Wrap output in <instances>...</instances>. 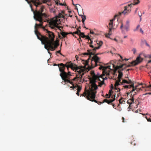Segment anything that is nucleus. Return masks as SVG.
<instances>
[{
    "label": "nucleus",
    "instance_id": "nucleus-1",
    "mask_svg": "<svg viewBox=\"0 0 151 151\" xmlns=\"http://www.w3.org/2000/svg\"><path fill=\"white\" fill-rule=\"evenodd\" d=\"M106 74L105 73L101 75L99 73H98L96 75L93 72L92 73V77L90 80V83L91 84V87L88 90H85L84 92L80 96L85 97L87 99L92 101H94L97 102V101L95 99L96 96V90L98 89V86L96 84V80L101 81L100 78L102 79V80L104 81V80H106L107 78L105 77L104 78V76Z\"/></svg>",
    "mask_w": 151,
    "mask_h": 151
},
{
    "label": "nucleus",
    "instance_id": "nucleus-2",
    "mask_svg": "<svg viewBox=\"0 0 151 151\" xmlns=\"http://www.w3.org/2000/svg\"><path fill=\"white\" fill-rule=\"evenodd\" d=\"M38 6L37 8L36 7L35 11L33 9L32 7L30 6L31 11L33 12L34 14V18L36 21H39L40 24L36 23L35 26V32L37 36V38L40 41H42L43 39V37H45V36L42 35L38 31L37 29L39 27H42L43 22H45V21H44L43 18H47V16L45 13L46 9L44 6Z\"/></svg>",
    "mask_w": 151,
    "mask_h": 151
},
{
    "label": "nucleus",
    "instance_id": "nucleus-3",
    "mask_svg": "<svg viewBox=\"0 0 151 151\" xmlns=\"http://www.w3.org/2000/svg\"><path fill=\"white\" fill-rule=\"evenodd\" d=\"M47 32L50 40L46 37H43V38L42 40L41 41L42 43L44 45L45 48L47 50L48 52L50 54V52L49 51V49L53 51L58 47L59 44L56 42H54L55 37L54 33L48 30L47 31Z\"/></svg>",
    "mask_w": 151,
    "mask_h": 151
},
{
    "label": "nucleus",
    "instance_id": "nucleus-4",
    "mask_svg": "<svg viewBox=\"0 0 151 151\" xmlns=\"http://www.w3.org/2000/svg\"><path fill=\"white\" fill-rule=\"evenodd\" d=\"M58 66L59 67L60 71L61 72L60 75L61 77H62L63 75L65 76V75L66 72L65 71V67H66L68 70L69 68H71L73 70H76L79 69L77 65L74 64L71 62H67L65 64L63 63H60V64H58Z\"/></svg>",
    "mask_w": 151,
    "mask_h": 151
},
{
    "label": "nucleus",
    "instance_id": "nucleus-5",
    "mask_svg": "<svg viewBox=\"0 0 151 151\" xmlns=\"http://www.w3.org/2000/svg\"><path fill=\"white\" fill-rule=\"evenodd\" d=\"M49 24L50 27L52 29H55L57 28L58 29L62 32V29L63 27L62 26H58L60 24L59 22H58V20L56 18H53L52 20L49 22Z\"/></svg>",
    "mask_w": 151,
    "mask_h": 151
},
{
    "label": "nucleus",
    "instance_id": "nucleus-6",
    "mask_svg": "<svg viewBox=\"0 0 151 151\" xmlns=\"http://www.w3.org/2000/svg\"><path fill=\"white\" fill-rule=\"evenodd\" d=\"M114 61L113 60L111 61V64L112 65V68H114V73L116 72L118 69L120 68H122L124 69L126 68L132 66V64L131 63L130 64L128 65H127L126 64H124L120 66L117 65L115 66L114 63V62L116 63V61L115 60Z\"/></svg>",
    "mask_w": 151,
    "mask_h": 151
},
{
    "label": "nucleus",
    "instance_id": "nucleus-7",
    "mask_svg": "<svg viewBox=\"0 0 151 151\" xmlns=\"http://www.w3.org/2000/svg\"><path fill=\"white\" fill-rule=\"evenodd\" d=\"M103 44V42L102 41H100L99 43H97V45H98V46L97 47H95L92 50L93 51L91 52V50H88V52H86L83 53V55H90V56L91 55H94L96 52V50L100 48V47Z\"/></svg>",
    "mask_w": 151,
    "mask_h": 151
},
{
    "label": "nucleus",
    "instance_id": "nucleus-8",
    "mask_svg": "<svg viewBox=\"0 0 151 151\" xmlns=\"http://www.w3.org/2000/svg\"><path fill=\"white\" fill-rule=\"evenodd\" d=\"M120 24V29L122 33H124L125 30L128 32L129 30L130 25L129 20H127L124 24H123L122 22H121Z\"/></svg>",
    "mask_w": 151,
    "mask_h": 151
},
{
    "label": "nucleus",
    "instance_id": "nucleus-9",
    "mask_svg": "<svg viewBox=\"0 0 151 151\" xmlns=\"http://www.w3.org/2000/svg\"><path fill=\"white\" fill-rule=\"evenodd\" d=\"M133 3H131V4H128L127 6H125L124 7V10L122 12H119L116 15L114 16V18L115 19L116 17L118 16H120L122 14H126L129 13L130 12L129 7H131Z\"/></svg>",
    "mask_w": 151,
    "mask_h": 151
},
{
    "label": "nucleus",
    "instance_id": "nucleus-10",
    "mask_svg": "<svg viewBox=\"0 0 151 151\" xmlns=\"http://www.w3.org/2000/svg\"><path fill=\"white\" fill-rule=\"evenodd\" d=\"M101 63H99L98 64V65H100V67L99 68V69L100 70L102 69L103 73H105L106 74V76H109V72L110 71L109 70H107V69H109L110 70H113V69L114 70V68H112H112H111V65H109L107 66H103L101 65Z\"/></svg>",
    "mask_w": 151,
    "mask_h": 151
},
{
    "label": "nucleus",
    "instance_id": "nucleus-11",
    "mask_svg": "<svg viewBox=\"0 0 151 151\" xmlns=\"http://www.w3.org/2000/svg\"><path fill=\"white\" fill-rule=\"evenodd\" d=\"M27 3L32 7V5L31 4L32 3L37 8L38 6H40L42 4V3L40 1V0H25Z\"/></svg>",
    "mask_w": 151,
    "mask_h": 151
},
{
    "label": "nucleus",
    "instance_id": "nucleus-12",
    "mask_svg": "<svg viewBox=\"0 0 151 151\" xmlns=\"http://www.w3.org/2000/svg\"><path fill=\"white\" fill-rule=\"evenodd\" d=\"M71 74L70 72V71H68V73L66 72V74L65 76L64 75H62V77H61L62 79L65 82H68L70 84H72V82L70 81V80L68 79L70 78L71 76Z\"/></svg>",
    "mask_w": 151,
    "mask_h": 151
},
{
    "label": "nucleus",
    "instance_id": "nucleus-13",
    "mask_svg": "<svg viewBox=\"0 0 151 151\" xmlns=\"http://www.w3.org/2000/svg\"><path fill=\"white\" fill-rule=\"evenodd\" d=\"M142 60L143 58L140 57L139 55L137 58L136 60L131 62V63L132 64V66H135L141 63Z\"/></svg>",
    "mask_w": 151,
    "mask_h": 151
},
{
    "label": "nucleus",
    "instance_id": "nucleus-14",
    "mask_svg": "<svg viewBox=\"0 0 151 151\" xmlns=\"http://www.w3.org/2000/svg\"><path fill=\"white\" fill-rule=\"evenodd\" d=\"M114 97L113 96H112V98H113V99L108 100L106 99H104V101L102 102L100 101H98L96 100L97 101V102L96 103H97L99 105H100L101 104H102L104 102L107 103L108 104H110L111 103H112L113 101H114L115 100V95H114Z\"/></svg>",
    "mask_w": 151,
    "mask_h": 151
},
{
    "label": "nucleus",
    "instance_id": "nucleus-15",
    "mask_svg": "<svg viewBox=\"0 0 151 151\" xmlns=\"http://www.w3.org/2000/svg\"><path fill=\"white\" fill-rule=\"evenodd\" d=\"M114 19H114L110 20L109 23L108 28L109 29V35L111 34V31L113 27V22Z\"/></svg>",
    "mask_w": 151,
    "mask_h": 151
},
{
    "label": "nucleus",
    "instance_id": "nucleus-16",
    "mask_svg": "<svg viewBox=\"0 0 151 151\" xmlns=\"http://www.w3.org/2000/svg\"><path fill=\"white\" fill-rule=\"evenodd\" d=\"M65 14V11H62L61 12L59 13L58 16H56L55 17L53 18H56L58 20V22H59L60 19H59V18H64V15Z\"/></svg>",
    "mask_w": 151,
    "mask_h": 151
},
{
    "label": "nucleus",
    "instance_id": "nucleus-17",
    "mask_svg": "<svg viewBox=\"0 0 151 151\" xmlns=\"http://www.w3.org/2000/svg\"><path fill=\"white\" fill-rule=\"evenodd\" d=\"M92 58L95 62L96 66L98 65V63H101L99 62L100 58L97 56L94 55Z\"/></svg>",
    "mask_w": 151,
    "mask_h": 151
},
{
    "label": "nucleus",
    "instance_id": "nucleus-18",
    "mask_svg": "<svg viewBox=\"0 0 151 151\" xmlns=\"http://www.w3.org/2000/svg\"><path fill=\"white\" fill-rule=\"evenodd\" d=\"M131 97L130 99H129L127 101V103L130 104L129 106H130L131 104H132L134 103V95L132 96Z\"/></svg>",
    "mask_w": 151,
    "mask_h": 151
},
{
    "label": "nucleus",
    "instance_id": "nucleus-19",
    "mask_svg": "<svg viewBox=\"0 0 151 151\" xmlns=\"http://www.w3.org/2000/svg\"><path fill=\"white\" fill-rule=\"evenodd\" d=\"M60 34L62 35V37H61V36L59 35V37L60 39H62L65 38L66 37V35L69 33L64 32H61Z\"/></svg>",
    "mask_w": 151,
    "mask_h": 151
},
{
    "label": "nucleus",
    "instance_id": "nucleus-20",
    "mask_svg": "<svg viewBox=\"0 0 151 151\" xmlns=\"http://www.w3.org/2000/svg\"><path fill=\"white\" fill-rule=\"evenodd\" d=\"M119 69V70L118 71L119 75L118 76V78H122L123 76V74L121 71L122 70H123L124 69L122 68H120Z\"/></svg>",
    "mask_w": 151,
    "mask_h": 151
},
{
    "label": "nucleus",
    "instance_id": "nucleus-21",
    "mask_svg": "<svg viewBox=\"0 0 151 151\" xmlns=\"http://www.w3.org/2000/svg\"><path fill=\"white\" fill-rule=\"evenodd\" d=\"M84 34V33L83 32H81L80 34V35H79V36L80 37L78 39V40L80 42V41H82V40H81V37L83 38H85L86 37V35H85Z\"/></svg>",
    "mask_w": 151,
    "mask_h": 151
},
{
    "label": "nucleus",
    "instance_id": "nucleus-22",
    "mask_svg": "<svg viewBox=\"0 0 151 151\" xmlns=\"http://www.w3.org/2000/svg\"><path fill=\"white\" fill-rule=\"evenodd\" d=\"M138 86H136L135 88L134 86V85H133V86L131 87V88L132 87V92L134 91L135 90H136L137 91L138 90V89H139V91L142 90V89H141V88H138Z\"/></svg>",
    "mask_w": 151,
    "mask_h": 151
},
{
    "label": "nucleus",
    "instance_id": "nucleus-23",
    "mask_svg": "<svg viewBox=\"0 0 151 151\" xmlns=\"http://www.w3.org/2000/svg\"><path fill=\"white\" fill-rule=\"evenodd\" d=\"M114 88L112 85V86L111 88H110V89L109 90V97H108V98H109L111 96V95L112 94V93H113V92L112 91V89Z\"/></svg>",
    "mask_w": 151,
    "mask_h": 151
},
{
    "label": "nucleus",
    "instance_id": "nucleus-24",
    "mask_svg": "<svg viewBox=\"0 0 151 151\" xmlns=\"http://www.w3.org/2000/svg\"><path fill=\"white\" fill-rule=\"evenodd\" d=\"M120 84H120V83L118 82H117V81H116V83H115V87H116L117 86H118L119 85H120ZM117 89H119V91L120 90V88H116L115 90H117Z\"/></svg>",
    "mask_w": 151,
    "mask_h": 151
},
{
    "label": "nucleus",
    "instance_id": "nucleus-25",
    "mask_svg": "<svg viewBox=\"0 0 151 151\" xmlns=\"http://www.w3.org/2000/svg\"><path fill=\"white\" fill-rule=\"evenodd\" d=\"M122 82L121 83V85H124V83H126L127 84H128V80H127L125 79H122Z\"/></svg>",
    "mask_w": 151,
    "mask_h": 151
},
{
    "label": "nucleus",
    "instance_id": "nucleus-26",
    "mask_svg": "<svg viewBox=\"0 0 151 151\" xmlns=\"http://www.w3.org/2000/svg\"><path fill=\"white\" fill-rule=\"evenodd\" d=\"M76 76L73 79V81H75L77 80L78 81V80L80 78V76L79 75H76Z\"/></svg>",
    "mask_w": 151,
    "mask_h": 151
},
{
    "label": "nucleus",
    "instance_id": "nucleus-27",
    "mask_svg": "<svg viewBox=\"0 0 151 151\" xmlns=\"http://www.w3.org/2000/svg\"><path fill=\"white\" fill-rule=\"evenodd\" d=\"M140 2V1L139 0H134V2L133 3V5H137Z\"/></svg>",
    "mask_w": 151,
    "mask_h": 151
},
{
    "label": "nucleus",
    "instance_id": "nucleus-28",
    "mask_svg": "<svg viewBox=\"0 0 151 151\" xmlns=\"http://www.w3.org/2000/svg\"><path fill=\"white\" fill-rule=\"evenodd\" d=\"M132 86H133V84L129 85H125L124 86H123V87L125 88H131V87Z\"/></svg>",
    "mask_w": 151,
    "mask_h": 151
},
{
    "label": "nucleus",
    "instance_id": "nucleus-29",
    "mask_svg": "<svg viewBox=\"0 0 151 151\" xmlns=\"http://www.w3.org/2000/svg\"><path fill=\"white\" fill-rule=\"evenodd\" d=\"M119 104H118V106H119V104H124L125 103V101H124L123 100V98H122L120 99H119Z\"/></svg>",
    "mask_w": 151,
    "mask_h": 151
},
{
    "label": "nucleus",
    "instance_id": "nucleus-30",
    "mask_svg": "<svg viewBox=\"0 0 151 151\" xmlns=\"http://www.w3.org/2000/svg\"><path fill=\"white\" fill-rule=\"evenodd\" d=\"M78 68L79 69H78V70H75L76 71L77 70H78L79 69V70L78 71H77V72H78V75H79L80 76V75L81 74V73L82 72V70L81 69H80V68H79V67H78Z\"/></svg>",
    "mask_w": 151,
    "mask_h": 151
},
{
    "label": "nucleus",
    "instance_id": "nucleus-31",
    "mask_svg": "<svg viewBox=\"0 0 151 151\" xmlns=\"http://www.w3.org/2000/svg\"><path fill=\"white\" fill-rule=\"evenodd\" d=\"M100 81L101 82H99L98 83H99L98 86H99V87H101V86L103 85L104 84H105L104 83V80L103 81H101H101Z\"/></svg>",
    "mask_w": 151,
    "mask_h": 151
},
{
    "label": "nucleus",
    "instance_id": "nucleus-32",
    "mask_svg": "<svg viewBox=\"0 0 151 151\" xmlns=\"http://www.w3.org/2000/svg\"><path fill=\"white\" fill-rule=\"evenodd\" d=\"M125 77L128 78V84H130V85H132V84H133V85H134V83L131 80L129 79V78L128 77Z\"/></svg>",
    "mask_w": 151,
    "mask_h": 151
},
{
    "label": "nucleus",
    "instance_id": "nucleus-33",
    "mask_svg": "<svg viewBox=\"0 0 151 151\" xmlns=\"http://www.w3.org/2000/svg\"><path fill=\"white\" fill-rule=\"evenodd\" d=\"M81 18L82 19V22H84L86 19V16L85 15H82L81 16Z\"/></svg>",
    "mask_w": 151,
    "mask_h": 151
},
{
    "label": "nucleus",
    "instance_id": "nucleus-34",
    "mask_svg": "<svg viewBox=\"0 0 151 151\" xmlns=\"http://www.w3.org/2000/svg\"><path fill=\"white\" fill-rule=\"evenodd\" d=\"M72 84L73 85V86H71L70 87V88H73V89L75 88H77V86H78V85H76V86H75L73 84V82H72V84Z\"/></svg>",
    "mask_w": 151,
    "mask_h": 151
},
{
    "label": "nucleus",
    "instance_id": "nucleus-35",
    "mask_svg": "<svg viewBox=\"0 0 151 151\" xmlns=\"http://www.w3.org/2000/svg\"><path fill=\"white\" fill-rule=\"evenodd\" d=\"M91 41V42H90L89 43H88H88L90 45V46L92 48H94L95 47H94V46H93V45H92L91 44H92L93 43V41H92L91 40H90Z\"/></svg>",
    "mask_w": 151,
    "mask_h": 151
},
{
    "label": "nucleus",
    "instance_id": "nucleus-36",
    "mask_svg": "<svg viewBox=\"0 0 151 151\" xmlns=\"http://www.w3.org/2000/svg\"><path fill=\"white\" fill-rule=\"evenodd\" d=\"M69 34H72L73 36H74V34H77L79 35H80V34H79V33L78 32V31H76L75 32H74L72 33V32H70Z\"/></svg>",
    "mask_w": 151,
    "mask_h": 151
},
{
    "label": "nucleus",
    "instance_id": "nucleus-37",
    "mask_svg": "<svg viewBox=\"0 0 151 151\" xmlns=\"http://www.w3.org/2000/svg\"><path fill=\"white\" fill-rule=\"evenodd\" d=\"M77 87L78 88L77 91L80 92L81 89V87L80 86L78 85Z\"/></svg>",
    "mask_w": 151,
    "mask_h": 151
},
{
    "label": "nucleus",
    "instance_id": "nucleus-38",
    "mask_svg": "<svg viewBox=\"0 0 151 151\" xmlns=\"http://www.w3.org/2000/svg\"><path fill=\"white\" fill-rule=\"evenodd\" d=\"M139 99V98H138L135 101V102H134V103H137V102H138V103L137 104V105H136V106L137 107V106L139 104V101L138 100V99Z\"/></svg>",
    "mask_w": 151,
    "mask_h": 151
},
{
    "label": "nucleus",
    "instance_id": "nucleus-39",
    "mask_svg": "<svg viewBox=\"0 0 151 151\" xmlns=\"http://www.w3.org/2000/svg\"><path fill=\"white\" fill-rule=\"evenodd\" d=\"M118 80L116 81L117 82H118L119 83H120V84L121 85V83L122 82V81H121V78H118Z\"/></svg>",
    "mask_w": 151,
    "mask_h": 151
},
{
    "label": "nucleus",
    "instance_id": "nucleus-40",
    "mask_svg": "<svg viewBox=\"0 0 151 151\" xmlns=\"http://www.w3.org/2000/svg\"><path fill=\"white\" fill-rule=\"evenodd\" d=\"M151 117V116H150ZM146 118L147 119V121L148 122H151V119L150 118H148L147 116H146Z\"/></svg>",
    "mask_w": 151,
    "mask_h": 151
},
{
    "label": "nucleus",
    "instance_id": "nucleus-41",
    "mask_svg": "<svg viewBox=\"0 0 151 151\" xmlns=\"http://www.w3.org/2000/svg\"><path fill=\"white\" fill-rule=\"evenodd\" d=\"M140 27V25H138L137 26L136 29L134 30V31H136Z\"/></svg>",
    "mask_w": 151,
    "mask_h": 151
},
{
    "label": "nucleus",
    "instance_id": "nucleus-42",
    "mask_svg": "<svg viewBox=\"0 0 151 151\" xmlns=\"http://www.w3.org/2000/svg\"><path fill=\"white\" fill-rule=\"evenodd\" d=\"M132 51L133 52L134 54H135V53H136V50L135 48H133L132 49Z\"/></svg>",
    "mask_w": 151,
    "mask_h": 151
},
{
    "label": "nucleus",
    "instance_id": "nucleus-43",
    "mask_svg": "<svg viewBox=\"0 0 151 151\" xmlns=\"http://www.w3.org/2000/svg\"><path fill=\"white\" fill-rule=\"evenodd\" d=\"M86 37V39H88V41H89V40H91V38L88 35H86V37Z\"/></svg>",
    "mask_w": 151,
    "mask_h": 151
},
{
    "label": "nucleus",
    "instance_id": "nucleus-44",
    "mask_svg": "<svg viewBox=\"0 0 151 151\" xmlns=\"http://www.w3.org/2000/svg\"><path fill=\"white\" fill-rule=\"evenodd\" d=\"M47 0V2H50L51 1V0ZM54 0L55 1L56 4H57V5H58V1H57V0Z\"/></svg>",
    "mask_w": 151,
    "mask_h": 151
},
{
    "label": "nucleus",
    "instance_id": "nucleus-45",
    "mask_svg": "<svg viewBox=\"0 0 151 151\" xmlns=\"http://www.w3.org/2000/svg\"><path fill=\"white\" fill-rule=\"evenodd\" d=\"M119 55L120 56V58H121V59L122 60V61H123V60H125L127 61V60H128V59H126V58H125V59H123V58H122V56H121L120 55Z\"/></svg>",
    "mask_w": 151,
    "mask_h": 151
},
{
    "label": "nucleus",
    "instance_id": "nucleus-46",
    "mask_svg": "<svg viewBox=\"0 0 151 151\" xmlns=\"http://www.w3.org/2000/svg\"><path fill=\"white\" fill-rule=\"evenodd\" d=\"M144 42L145 43L147 46L148 47H149L150 46L147 43L146 40H144Z\"/></svg>",
    "mask_w": 151,
    "mask_h": 151
},
{
    "label": "nucleus",
    "instance_id": "nucleus-47",
    "mask_svg": "<svg viewBox=\"0 0 151 151\" xmlns=\"http://www.w3.org/2000/svg\"><path fill=\"white\" fill-rule=\"evenodd\" d=\"M136 92H134L133 93V95H132V94H131V96H132L134 95V96L136 94Z\"/></svg>",
    "mask_w": 151,
    "mask_h": 151
},
{
    "label": "nucleus",
    "instance_id": "nucleus-48",
    "mask_svg": "<svg viewBox=\"0 0 151 151\" xmlns=\"http://www.w3.org/2000/svg\"><path fill=\"white\" fill-rule=\"evenodd\" d=\"M145 57L148 58H151V55H148L147 56H145Z\"/></svg>",
    "mask_w": 151,
    "mask_h": 151
},
{
    "label": "nucleus",
    "instance_id": "nucleus-49",
    "mask_svg": "<svg viewBox=\"0 0 151 151\" xmlns=\"http://www.w3.org/2000/svg\"><path fill=\"white\" fill-rule=\"evenodd\" d=\"M84 75V73H82L80 75L81 77H80V78L81 79H82L83 76Z\"/></svg>",
    "mask_w": 151,
    "mask_h": 151
},
{
    "label": "nucleus",
    "instance_id": "nucleus-50",
    "mask_svg": "<svg viewBox=\"0 0 151 151\" xmlns=\"http://www.w3.org/2000/svg\"><path fill=\"white\" fill-rule=\"evenodd\" d=\"M147 88H151V85H149L148 86H147Z\"/></svg>",
    "mask_w": 151,
    "mask_h": 151
},
{
    "label": "nucleus",
    "instance_id": "nucleus-51",
    "mask_svg": "<svg viewBox=\"0 0 151 151\" xmlns=\"http://www.w3.org/2000/svg\"><path fill=\"white\" fill-rule=\"evenodd\" d=\"M140 32H141V33H142V34H143L144 33V32H143V31L142 30V29L141 28H140Z\"/></svg>",
    "mask_w": 151,
    "mask_h": 151
},
{
    "label": "nucleus",
    "instance_id": "nucleus-52",
    "mask_svg": "<svg viewBox=\"0 0 151 151\" xmlns=\"http://www.w3.org/2000/svg\"><path fill=\"white\" fill-rule=\"evenodd\" d=\"M111 35H109L108 33L107 35H106L105 36H106V37L109 38V36Z\"/></svg>",
    "mask_w": 151,
    "mask_h": 151
},
{
    "label": "nucleus",
    "instance_id": "nucleus-53",
    "mask_svg": "<svg viewBox=\"0 0 151 151\" xmlns=\"http://www.w3.org/2000/svg\"><path fill=\"white\" fill-rule=\"evenodd\" d=\"M60 50H59V51H57V52H56V53H60L61 55L62 54L60 53Z\"/></svg>",
    "mask_w": 151,
    "mask_h": 151
},
{
    "label": "nucleus",
    "instance_id": "nucleus-54",
    "mask_svg": "<svg viewBox=\"0 0 151 151\" xmlns=\"http://www.w3.org/2000/svg\"><path fill=\"white\" fill-rule=\"evenodd\" d=\"M138 15H139V17L140 18H141V16H142V14H141V13H140V14H139V13H138ZM141 19V18H140V19Z\"/></svg>",
    "mask_w": 151,
    "mask_h": 151
},
{
    "label": "nucleus",
    "instance_id": "nucleus-55",
    "mask_svg": "<svg viewBox=\"0 0 151 151\" xmlns=\"http://www.w3.org/2000/svg\"><path fill=\"white\" fill-rule=\"evenodd\" d=\"M47 1H46V0H43L42 2L43 3H45L47 2Z\"/></svg>",
    "mask_w": 151,
    "mask_h": 151
},
{
    "label": "nucleus",
    "instance_id": "nucleus-56",
    "mask_svg": "<svg viewBox=\"0 0 151 151\" xmlns=\"http://www.w3.org/2000/svg\"><path fill=\"white\" fill-rule=\"evenodd\" d=\"M90 33L91 34H94V32L93 31H90Z\"/></svg>",
    "mask_w": 151,
    "mask_h": 151
},
{
    "label": "nucleus",
    "instance_id": "nucleus-57",
    "mask_svg": "<svg viewBox=\"0 0 151 151\" xmlns=\"http://www.w3.org/2000/svg\"><path fill=\"white\" fill-rule=\"evenodd\" d=\"M77 31H78V33L79 32L80 34L81 33V31L80 30H79L78 29H77Z\"/></svg>",
    "mask_w": 151,
    "mask_h": 151
},
{
    "label": "nucleus",
    "instance_id": "nucleus-58",
    "mask_svg": "<svg viewBox=\"0 0 151 151\" xmlns=\"http://www.w3.org/2000/svg\"><path fill=\"white\" fill-rule=\"evenodd\" d=\"M122 122H125L124 121V119L123 117H122Z\"/></svg>",
    "mask_w": 151,
    "mask_h": 151
},
{
    "label": "nucleus",
    "instance_id": "nucleus-59",
    "mask_svg": "<svg viewBox=\"0 0 151 151\" xmlns=\"http://www.w3.org/2000/svg\"><path fill=\"white\" fill-rule=\"evenodd\" d=\"M109 94H106V97L107 98H108V97H109Z\"/></svg>",
    "mask_w": 151,
    "mask_h": 151
},
{
    "label": "nucleus",
    "instance_id": "nucleus-60",
    "mask_svg": "<svg viewBox=\"0 0 151 151\" xmlns=\"http://www.w3.org/2000/svg\"><path fill=\"white\" fill-rule=\"evenodd\" d=\"M80 92H78V91H77V93H76V94L78 96H79V93Z\"/></svg>",
    "mask_w": 151,
    "mask_h": 151
},
{
    "label": "nucleus",
    "instance_id": "nucleus-61",
    "mask_svg": "<svg viewBox=\"0 0 151 151\" xmlns=\"http://www.w3.org/2000/svg\"><path fill=\"white\" fill-rule=\"evenodd\" d=\"M58 4H59V5H61V6H63V4H62V3H58Z\"/></svg>",
    "mask_w": 151,
    "mask_h": 151
},
{
    "label": "nucleus",
    "instance_id": "nucleus-62",
    "mask_svg": "<svg viewBox=\"0 0 151 151\" xmlns=\"http://www.w3.org/2000/svg\"><path fill=\"white\" fill-rule=\"evenodd\" d=\"M151 63V60H149L148 62V63Z\"/></svg>",
    "mask_w": 151,
    "mask_h": 151
},
{
    "label": "nucleus",
    "instance_id": "nucleus-63",
    "mask_svg": "<svg viewBox=\"0 0 151 151\" xmlns=\"http://www.w3.org/2000/svg\"><path fill=\"white\" fill-rule=\"evenodd\" d=\"M137 10H138V8H137L136 9V10L135 11V13H136L137 12Z\"/></svg>",
    "mask_w": 151,
    "mask_h": 151
},
{
    "label": "nucleus",
    "instance_id": "nucleus-64",
    "mask_svg": "<svg viewBox=\"0 0 151 151\" xmlns=\"http://www.w3.org/2000/svg\"><path fill=\"white\" fill-rule=\"evenodd\" d=\"M114 40L115 41H116V42H117V40L116 39V38H114Z\"/></svg>",
    "mask_w": 151,
    "mask_h": 151
}]
</instances>
